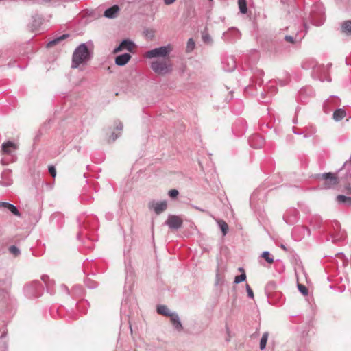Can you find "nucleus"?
<instances>
[{"label": "nucleus", "mask_w": 351, "mask_h": 351, "mask_svg": "<svg viewBox=\"0 0 351 351\" xmlns=\"http://www.w3.org/2000/svg\"><path fill=\"white\" fill-rule=\"evenodd\" d=\"M90 58L91 52L85 43H82L73 51L71 68L77 69L80 64H86Z\"/></svg>", "instance_id": "f257e3e1"}, {"label": "nucleus", "mask_w": 351, "mask_h": 351, "mask_svg": "<svg viewBox=\"0 0 351 351\" xmlns=\"http://www.w3.org/2000/svg\"><path fill=\"white\" fill-rule=\"evenodd\" d=\"M150 66L154 72L160 75L169 73L172 71V64L169 59L153 61Z\"/></svg>", "instance_id": "f03ea898"}, {"label": "nucleus", "mask_w": 351, "mask_h": 351, "mask_svg": "<svg viewBox=\"0 0 351 351\" xmlns=\"http://www.w3.org/2000/svg\"><path fill=\"white\" fill-rule=\"evenodd\" d=\"M24 293L29 298L40 297L43 293V286L38 280L32 281L25 286Z\"/></svg>", "instance_id": "7ed1b4c3"}, {"label": "nucleus", "mask_w": 351, "mask_h": 351, "mask_svg": "<svg viewBox=\"0 0 351 351\" xmlns=\"http://www.w3.org/2000/svg\"><path fill=\"white\" fill-rule=\"evenodd\" d=\"M171 50L172 48L170 45L162 46L147 51L145 53V57L147 58H152L156 57L165 58L169 56Z\"/></svg>", "instance_id": "20e7f679"}, {"label": "nucleus", "mask_w": 351, "mask_h": 351, "mask_svg": "<svg viewBox=\"0 0 351 351\" xmlns=\"http://www.w3.org/2000/svg\"><path fill=\"white\" fill-rule=\"evenodd\" d=\"M183 220L178 215H170L165 221V224L171 230H178L182 226Z\"/></svg>", "instance_id": "39448f33"}, {"label": "nucleus", "mask_w": 351, "mask_h": 351, "mask_svg": "<svg viewBox=\"0 0 351 351\" xmlns=\"http://www.w3.org/2000/svg\"><path fill=\"white\" fill-rule=\"evenodd\" d=\"M321 176L324 180V187L325 189L332 188L338 184L337 177L332 173H323Z\"/></svg>", "instance_id": "423d86ee"}, {"label": "nucleus", "mask_w": 351, "mask_h": 351, "mask_svg": "<svg viewBox=\"0 0 351 351\" xmlns=\"http://www.w3.org/2000/svg\"><path fill=\"white\" fill-rule=\"evenodd\" d=\"M148 206L149 209L153 210L157 215H159L167 209V204L166 201H152L149 203Z\"/></svg>", "instance_id": "0eeeda50"}, {"label": "nucleus", "mask_w": 351, "mask_h": 351, "mask_svg": "<svg viewBox=\"0 0 351 351\" xmlns=\"http://www.w3.org/2000/svg\"><path fill=\"white\" fill-rule=\"evenodd\" d=\"M249 143L251 147L258 149L264 144L263 138L259 135H253L249 138Z\"/></svg>", "instance_id": "6e6552de"}, {"label": "nucleus", "mask_w": 351, "mask_h": 351, "mask_svg": "<svg viewBox=\"0 0 351 351\" xmlns=\"http://www.w3.org/2000/svg\"><path fill=\"white\" fill-rule=\"evenodd\" d=\"M329 66L330 65L324 66V65L317 64L315 69V71L317 72L314 73L313 75L318 77L321 81H324L325 80L324 76L326 74Z\"/></svg>", "instance_id": "1a4fd4ad"}, {"label": "nucleus", "mask_w": 351, "mask_h": 351, "mask_svg": "<svg viewBox=\"0 0 351 351\" xmlns=\"http://www.w3.org/2000/svg\"><path fill=\"white\" fill-rule=\"evenodd\" d=\"M119 11V7L117 5H114L106 9L104 12V16L108 19H114L117 16Z\"/></svg>", "instance_id": "9d476101"}, {"label": "nucleus", "mask_w": 351, "mask_h": 351, "mask_svg": "<svg viewBox=\"0 0 351 351\" xmlns=\"http://www.w3.org/2000/svg\"><path fill=\"white\" fill-rule=\"evenodd\" d=\"M131 59V56L129 53H123L119 56H117L115 58V64L118 66H124L125 65L129 60Z\"/></svg>", "instance_id": "9b49d317"}, {"label": "nucleus", "mask_w": 351, "mask_h": 351, "mask_svg": "<svg viewBox=\"0 0 351 351\" xmlns=\"http://www.w3.org/2000/svg\"><path fill=\"white\" fill-rule=\"evenodd\" d=\"M170 319L174 328L178 331H182L183 329V326L180 320L178 315L176 313H173V314L171 316Z\"/></svg>", "instance_id": "f8f14e48"}, {"label": "nucleus", "mask_w": 351, "mask_h": 351, "mask_svg": "<svg viewBox=\"0 0 351 351\" xmlns=\"http://www.w3.org/2000/svg\"><path fill=\"white\" fill-rule=\"evenodd\" d=\"M317 62L314 59H307L305 61L302 62V67L304 69H312L313 70V75L314 73H315V69L317 66Z\"/></svg>", "instance_id": "ddd939ff"}, {"label": "nucleus", "mask_w": 351, "mask_h": 351, "mask_svg": "<svg viewBox=\"0 0 351 351\" xmlns=\"http://www.w3.org/2000/svg\"><path fill=\"white\" fill-rule=\"evenodd\" d=\"M0 207L4 208L10 210L13 215L16 216H20V213L17 208L8 202H0Z\"/></svg>", "instance_id": "4468645a"}, {"label": "nucleus", "mask_w": 351, "mask_h": 351, "mask_svg": "<svg viewBox=\"0 0 351 351\" xmlns=\"http://www.w3.org/2000/svg\"><path fill=\"white\" fill-rule=\"evenodd\" d=\"M123 124L121 121H118L115 122V128L117 130L119 131L118 134H115V132H112L111 136H110L108 141L114 142L119 136L121 135V131L123 130Z\"/></svg>", "instance_id": "2eb2a0df"}, {"label": "nucleus", "mask_w": 351, "mask_h": 351, "mask_svg": "<svg viewBox=\"0 0 351 351\" xmlns=\"http://www.w3.org/2000/svg\"><path fill=\"white\" fill-rule=\"evenodd\" d=\"M69 37V34H62V36H58V37L55 38L54 39L50 40L49 43H47L46 46L47 48H50V47L60 43L62 40H63Z\"/></svg>", "instance_id": "dca6fc26"}, {"label": "nucleus", "mask_w": 351, "mask_h": 351, "mask_svg": "<svg viewBox=\"0 0 351 351\" xmlns=\"http://www.w3.org/2000/svg\"><path fill=\"white\" fill-rule=\"evenodd\" d=\"M16 149V145L11 142V141H7V142H5L2 144V152L4 153V154H11L12 151H11V149Z\"/></svg>", "instance_id": "f3484780"}, {"label": "nucleus", "mask_w": 351, "mask_h": 351, "mask_svg": "<svg viewBox=\"0 0 351 351\" xmlns=\"http://www.w3.org/2000/svg\"><path fill=\"white\" fill-rule=\"evenodd\" d=\"M157 313L164 316L171 317L174 312H171V311L165 305H158L157 306Z\"/></svg>", "instance_id": "a211bd4d"}, {"label": "nucleus", "mask_w": 351, "mask_h": 351, "mask_svg": "<svg viewBox=\"0 0 351 351\" xmlns=\"http://www.w3.org/2000/svg\"><path fill=\"white\" fill-rule=\"evenodd\" d=\"M314 9L312 10L313 13L311 15V22L313 25L316 26L322 25L324 22V17L322 14L319 16L318 19H317L315 14L314 13Z\"/></svg>", "instance_id": "6ab92c4d"}, {"label": "nucleus", "mask_w": 351, "mask_h": 351, "mask_svg": "<svg viewBox=\"0 0 351 351\" xmlns=\"http://www.w3.org/2000/svg\"><path fill=\"white\" fill-rule=\"evenodd\" d=\"M346 111L345 110L342 109V108H339V109H337L334 112H333V119L336 121H339L341 120H342L345 117H346Z\"/></svg>", "instance_id": "aec40b11"}, {"label": "nucleus", "mask_w": 351, "mask_h": 351, "mask_svg": "<svg viewBox=\"0 0 351 351\" xmlns=\"http://www.w3.org/2000/svg\"><path fill=\"white\" fill-rule=\"evenodd\" d=\"M121 47H123V49H126L130 52H132L134 48V43L130 40H123L121 43Z\"/></svg>", "instance_id": "412c9836"}, {"label": "nucleus", "mask_w": 351, "mask_h": 351, "mask_svg": "<svg viewBox=\"0 0 351 351\" xmlns=\"http://www.w3.org/2000/svg\"><path fill=\"white\" fill-rule=\"evenodd\" d=\"M341 32L347 35L351 34V21H346L341 24Z\"/></svg>", "instance_id": "4be33fe9"}, {"label": "nucleus", "mask_w": 351, "mask_h": 351, "mask_svg": "<svg viewBox=\"0 0 351 351\" xmlns=\"http://www.w3.org/2000/svg\"><path fill=\"white\" fill-rule=\"evenodd\" d=\"M337 200L339 203L345 204L348 206H351V197H347L343 195H339L337 197Z\"/></svg>", "instance_id": "5701e85b"}, {"label": "nucleus", "mask_w": 351, "mask_h": 351, "mask_svg": "<svg viewBox=\"0 0 351 351\" xmlns=\"http://www.w3.org/2000/svg\"><path fill=\"white\" fill-rule=\"evenodd\" d=\"M268 337H269L268 332H265L263 334L261 341H260V349L261 350H263L266 348L267 342L268 340Z\"/></svg>", "instance_id": "b1692460"}, {"label": "nucleus", "mask_w": 351, "mask_h": 351, "mask_svg": "<svg viewBox=\"0 0 351 351\" xmlns=\"http://www.w3.org/2000/svg\"><path fill=\"white\" fill-rule=\"evenodd\" d=\"M219 227L220 228L223 235H226L228 230V226L226 221L221 219L217 221Z\"/></svg>", "instance_id": "393cba45"}, {"label": "nucleus", "mask_w": 351, "mask_h": 351, "mask_svg": "<svg viewBox=\"0 0 351 351\" xmlns=\"http://www.w3.org/2000/svg\"><path fill=\"white\" fill-rule=\"evenodd\" d=\"M238 4H239L240 12L242 14H245L247 11L246 0H238Z\"/></svg>", "instance_id": "a878e982"}, {"label": "nucleus", "mask_w": 351, "mask_h": 351, "mask_svg": "<svg viewBox=\"0 0 351 351\" xmlns=\"http://www.w3.org/2000/svg\"><path fill=\"white\" fill-rule=\"evenodd\" d=\"M261 257L265 258V260L269 264H271L274 263V258L270 256V254L268 251H265L262 253Z\"/></svg>", "instance_id": "bb28decb"}, {"label": "nucleus", "mask_w": 351, "mask_h": 351, "mask_svg": "<svg viewBox=\"0 0 351 351\" xmlns=\"http://www.w3.org/2000/svg\"><path fill=\"white\" fill-rule=\"evenodd\" d=\"M42 280L46 285L47 289L53 285V280H51L48 276L43 275L41 277Z\"/></svg>", "instance_id": "cd10ccee"}, {"label": "nucleus", "mask_w": 351, "mask_h": 351, "mask_svg": "<svg viewBox=\"0 0 351 351\" xmlns=\"http://www.w3.org/2000/svg\"><path fill=\"white\" fill-rule=\"evenodd\" d=\"M195 44L193 38H189L186 45V52H191L195 48Z\"/></svg>", "instance_id": "c85d7f7f"}, {"label": "nucleus", "mask_w": 351, "mask_h": 351, "mask_svg": "<svg viewBox=\"0 0 351 351\" xmlns=\"http://www.w3.org/2000/svg\"><path fill=\"white\" fill-rule=\"evenodd\" d=\"M228 64L230 65V67L228 69H226V70L228 71H232L237 66L236 61L232 57L228 58Z\"/></svg>", "instance_id": "c756f323"}, {"label": "nucleus", "mask_w": 351, "mask_h": 351, "mask_svg": "<svg viewBox=\"0 0 351 351\" xmlns=\"http://www.w3.org/2000/svg\"><path fill=\"white\" fill-rule=\"evenodd\" d=\"M246 280V275L245 272L242 273L241 274L237 276L234 278V282L236 284H239L241 282H243Z\"/></svg>", "instance_id": "7c9ffc66"}, {"label": "nucleus", "mask_w": 351, "mask_h": 351, "mask_svg": "<svg viewBox=\"0 0 351 351\" xmlns=\"http://www.w3.org/2000/svg\"><path fill=\"white\" fill-rule=\"evenodd\" d=\"M9 252L14 256H17L21 254L20 250L15 245H12L9 247Z\"/></svg>", "instance_id": "2f4dec72"}, {"label": "nucleus", "mask_w": 351, "mask_h": 351, "mask_svg": "<svg viewBox=\"0 0 351 351\" xmlns=\"http://www.w3.org/2000/svg\"><path fill=\"white\" fill-rule=\"evenodd\" d=\"M298 289L304 295H307L308 294V290L306 286L302 284H298Z\"/></svg>", "instance_id": "473e14b6"}, {"label": "nucleus", "mask_w": 351, "mask_h": 351, "mask_svg": "<svg viewBox=\"0 0 351 351\" xmlns=\"http://www.w3.org/2000/svg\"><path fill=\"white\" fill-rule=\"evenodd\" d=\"M202 40L204 43H210L212 41L211 37L206 33L202 34Z\"/></svg>", "instance_id": "72a5a7b5"}, {"label": "nucleus", "mask_w": 351, "mask_h": 351, "mask_svg": "<svg viewBox=\"0 0 351 351\" xmlns=\"http://www.w3.org/2000/svg\"><path fill=\"white\" fill-rule=\"evenodd\" d=\"M246 291L247 293V296L250 298H254V293L252 289L250 288L248 284L246 285Z\"/></svg>", "instance_id": "f704fd0d"}, {"label": "nucleus", "mask_w": 351, "mask_h": 351, "mask_svg": "<svg viewBox=\"0 0 351 351\" xmlns=\"http://www.w3.org/2000/svg\"><path fill=\"white\" fill-rule=\"evenodd\" d=\"M178 194L179 193L176 189H171L169 191V195L172 198L176 197L178 195Z\"/></svg>", "instance_id": "c9c22d12"}, {"label": "nucleus", "mask_w": 351, "mask_h": 351, "mask_svg": "<svg viewBox=\"0 0 351 351\" xmlns=\"http://www.w3.org/2000/svg\"><path fill=\"white\" fill-rule=\"evenodd\" d=\"M285 41H287L288 43H295V39L291 36H285Z\"/></svg>", "instance_id": "e433bc0d"}, {"label": "nucleus", "mask_w": 351, "mask_h": 351, "mask_svg": "<svg viewBox=\"0 0 351 351\" xmlns=\"http://www.w3.org/2000/svg\"><path fill=\"white\" fill-rule=\"evenodd\" d=\"M49 172L52 177L54 178L56 176V169L53 166L49 167Z\"/></svg>", "instance_id": "4c0bfd02"}, {"label": "nucleus", "mask_w": 351, "mask_h": 351, "mask_svg": "<svg viewBox=\"0 0 351 351\" xmlns=\"http://www.w3.org/2000/svg\"><path fill=\"white\" fill-rule=\"evenodd\" d=\"M122 50H123V47H121V44L120 43L119 45L114 49L113 53H118V52H119V51H121Z\"/></svg>", "instance_id": "58836bf2"}, {"label": "nucleus", "mask_w": 351, "mask_h": 351, "mask_svg": "<svg viewBox=\"0 0 351 351\" xmlns=\"http://www.w3.org/2000/svg\"><path fill=\"white\" fill-rule=\"evenodd\" d=\"M176 1V0H164V3L166 4V5H171L173 3H174Z\"/></svg>", "instance_id": "ea45409f"}, {"label": "nucleus", "mask_w": 351, "mask_h": 351, "mask_svg": "<svg viewBox=\"0 0 351 351\" xmlns=\"http://www.w3.org/2000/svg\"><path fill=\"white\" fill-rule=\"evenodd\" d=\"M306 89H301L300 91V97L301 99H302V97H303V94L304 93Z\"/></svg>", "instance_id": "a19ab883"}, {"label": "nucleus", "mask_w": 351, "mask_h": 351, "mask_svg": "<svg viewBox=\"0 0 351 351\" xmlns=\"http://www.w3.org/2000/svg\"><path fill=\"white\" fill-rule=\"evenodd\" d=\"M6 335H7V332H6V331H3V332H2V334L1 335V336H0V338H1V339H3V338L5 337H6Z\"/></svg>", "instance_id": "79ce46f5"}, {"label": "nucleus", "mask_w": 351, "mask_h": 351, "mask_svg": "<svg viewBox=\"0 0 351 351\" xmlns=\"http://www.w3.org/2000/svg\"><path fill=\"white\" fill-rule=\"evenodd\" d=\"M339 226H340V225H339V223L338 222H335V226H334V228H338L339 227Z\"/></svg>", "instance_id": "37998d69"}, {"label": "nucleus", "mask_w": 351, "mask_h": 351, "mask_svg": "<svg viewBox=\"0 0 351 351\" xmlns=\"http://www.w3.org/2000/svg\"><path fill=\"white\" fill-rule=\"evenodd\" d=\"M281 247H282L283 250H286V247H285V246L284 245H281Z\"/></svg>", "instance_id": "c03bdc74"}, {"label": "nucleus", "mask_w": 351, "mask_h": 351, "mask_svg": "<svg viewBox=\"0 0 351 351\" xmlns=\"http://www.w3.org/2000/svg\"><path fill=\"white\" fill-rule=\"evenodd\" d=\"M239 270L240 271H242L243 273L244 272L243 269V268H241V267H240V268L239 269Z\"/></svg>", "instance_id": "a18cd8bd"}, {"label": "nucleus", "mask_w": 351, "mask_h": 351, "mask_svg": "<svg viewBox=\"0 0 351 351\" xmlns=\"http://www.w3.org/2000/svg\"><path fill=\"white\" fill-rule=\"evenodd\" d=\"M314 8H321V6H320V5H315L314 6Z\"/></svg>", "instance_id": "49530a36"}, {"label": "nucleus", "mask_w": 351, "mask_h": 351, "mask_svg": "<svg viewBox=\"0 0 351 351\" xmlns=\"http://www.w3.org/2000/svg\"><path fill=\"white\" fill-rule=\"evenodd\" d=\"M196 208H197V210H199L203 211V210L200 209V208H197V207H196Z\"/></svg>", "instance_id": "de8ad7c7"}, {"label": "nucleus", "mask_w": 351, "mask_h": 351, "mask_svg": "<svg viewBox=\"0 0 351 351\" xmlns=\"http://www.w3.org/2000/svg\"><path fill=\"white\" fill-rule=\"evenodd\" d=\"M350 160H351V156H350Z\"/></svg>", "instance_id": "09e8293b"}]
</instances>
